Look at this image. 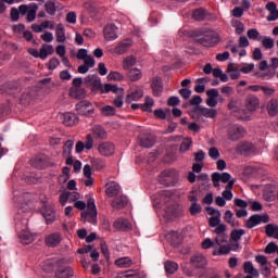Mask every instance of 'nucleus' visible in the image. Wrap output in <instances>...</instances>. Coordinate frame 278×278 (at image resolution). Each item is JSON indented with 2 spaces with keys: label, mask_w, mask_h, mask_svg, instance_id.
Returning a JSON list of instances; mask_svg holds the SVG:
<instances>
[{
  "label": "nucleus",
  "mask_w": 278,
  "mask_h": 278,
  "mask_svg": "<svg viewBox=\"0 0 278 278\" xmlns=\"http://www.w3.org/2000/svg\"><path fill=\"white\" fill-rule=\"evenodd\" d=\"M74 207L77 210H81V218L83 223H90L91 225H97L98 213H97V204H94V198H89L86 202L78 200L74 203Z\"/></svg>",
  "instance_id": "nucleus-1"
},
{
  "label": "nucleus",
  "mask_w": 278,
  "mask_h": 278,
  "mask_svg": "<svg viewBox=\"0 0 278 278\" xmlns=\"http://www.w3.org/2000/svg\"><path fill=\"white\" fill-rule=\"evenodd\" d=\"M27 225H29L28 219L18 220L15 224V229L18 233L20 241L22 244H31L34 240H36V233H33L27 229Z\"/></svg>",
  "instance_id": "nucleus-2"
},
{
  "label": "nucleus",
  "mask_w": 278,
  "mask_h": 278,
  "mask_svg": "<svg viewBox=\"0 0 278 278\" xmlns=\"http://www.w3.org/2000/svg\"><path fill=\"white\" fill-rule=\"evenodd\" d=\"M77 60H83L84 64L78 66V73L80 75H86L90 68H94L97 61L94 60V56L88 54L87 49H79L76 54Z\"/></svg>",
  "instance_id": "nucleus-3"
},
{
  "label": "nucleus",
  "mask_w": 278,
  "mask_h": 278,
  "mask_svg": "<svg viewBox=\"0 0 278 278\" xmlns=\"http://www.w3.org/2000/svg\"><path fill=\"white\" fill-rule=\"evenodd\" d=\"M58 270L55 271L56 278H71L73 277V268L68 266V261L61 258L56 261Z\"/></svg>",
  "instance_id": "nucleus-4"
},
{
  "label": "nucleus",
  "mask_w": 278,
  "mask_h": 278,
  "mask_svg": "<svg viewBox=\"0 0 278 278\" xmlns=\"http://www.w3.org/2000/svg\"><path fill=\"white\" fill-rule=\"evenodd\" d=\"M227 136L228 140L236 142L247 136V129L238 124L230 125L227 130Z\"/></svg>",
  "instance_id": "nucleus-5"
},
{
  "label": "nucleus",
  "mask_w": 278,
  "mask_h": 278,
  "mask_svg": "<svg viewBox=\"0 0 278 278\" xmlns=\"http://www.w3.org/2000/svg\"><path fill=\"white\" fill-rule=\"evenodd\" d=\"M270 220V216L268 214H254L250 216V218L245 222V227L248 229H253V227H257V225H262V223L266 224Z\"/></svg>",
  "instance_id": "nucleus-6"
},
{
  "label": "nucleus",
  "mask_w": 278,
  "mask_h": 278,
  "mask_svg": "<svg viewBox=\"0 0 278 278\" xmlns=\"http://www.w3.org/2000/svg\"><path fill=\"white\" fill-rule=\"evenodd\" d=\"M206 213L208 214V216H211L208 218V225L210 227H218L219 225H224L223 223H220V218H222V214L220 211L214 208L213 206H207L206 207Z\"/></svg>",
  "instance_id": "nucleus-7"
},
{
  "label": "nucleus",
  "mask_w": 278,
  "mask_h": 278,
  "mask_svg": "<svg viewBox=\"0 0 278 278\" xmlns=\"http://www.w3.org/2000/svg\"><path fill=\"white\" fill-rule=\"evenodd\" d=\"M76 112L80 116H90L91 114H94V106L90 101L84 100L76 104Z\"/></svg>",
  "instance_id": "nucleus-8"
},
{
  "label": "nucleus",
  "mask_w": 278,
  "mask_h": 278,
  "mask_svg": "<svg viewBox=\"0 0 278 278\" xmlns=\"http://www.w3.org/2000/svg\"><path fill=\"white\" fill-rule=\"evenodd\" d=\"M116 151V146L113 142L104 141L98 146V153L103 157H112Z\"/></svg>",
  "instance_id": "nucleus-9"
},
{
  "label": "nucleus",
  "mask_w": 278,
  "mask_h": 278,
  "mask_svg": "<svg viewBox=\"0 0 278 278\" xmlns=\"http://www.w3.org/2000/svg\"><path fill=\"white\" fill-rule=\"evenodd\" d=\"M118 28L115 24H108L103 29L104 40L112 42L118 38Z\"/></svg>",
  "instance_id": "nucleus-10"
},
{
  "label": "nucleus",
  "mask_w": 278,
  "mask_h": 278,
  "mask_svg": "<svg viewBox=\"0 0 278 278\" xmlns=\"http://www.w3.org/2000/svg\"><path fill=\"white\" fill-rule=\"evenodd\" d=\"M227 225L222 224L213 230V233H216L215 242L218 247H223L227 242Z\"/></svg>",
  "instance_id": "nucleus-11"
},
{
  "label": "nucleus",
  "mask_w": 278,
  "mask_h": 278,
  "mask_svg": "<svg viewBox=\"0 0 278 278\" xmlns=\"http://www.w3.org/2000/svg\"><path fill=\"white\" fill-rule=\"evenodd\" d=\"M85 84L91 88L92 92H99L103 86V83H101V77L98 75H88L85 78Z\"/></svg>",
  "instance_id": "nucleus-12"
},
{
  "label": "nucleus",
  "mask_w": 278,
  "mask_h": 278,
  "mask_svg": "<svg viewBox=\"0 0 278 278\" xmlns=\"http://www.w3.org/2000/svg\"><path fill=\"white\" fill-rule=\"evenodd\" d=\"M132 45L134 42L131 41V39H124L116 45V47L113 50V53H116V55H123L127 53L129 49H131Z\"/></svg>",
  "instance_id": "nucleus-13"
},
{
  "label": "nucleus",
  "mask_w": 278,
  "mask_h": 278,
  "mask_svg": "<svg viewBox=\"0 0 278 278\" xmlns=\"http://www.w3.org/2000/svg\"><path fill=\"white\" fill-rule=\"evenodd\" d=\"M190 264L193 268L203 269L207 266V258L203 254H194L190 257Z\"/></svg>",
  "instance_id": "nucleus-14"
},
{
  "label": "nucleus",
  "mask_w": 278,
  "mask_h": 278,
  "mask_svg": "<svg viewBox=\"0 0 278 278\" xmlns=\"http://www.w3.org/2000/svg\"><path fill=\"white\" fill-rule=\"evenodd\" d=\"M220 93L218 92V89H208L206 90V105L208 108H216L218 105V97Z\"/></svg>",
  "instance_id": "nucleus-15"
},
{
  "label": "nucleus",
  "mask_w": 278,
  "mask_h": 278,
  "mask_svg": "<svg viewBox=\"0 0 278 278\" xmlns=\"http://www.w3.org/2000/svg\"><path fill=\"white\" fill-rule=\"evenodd\" d=\"M245 109L249 112H255L260 108V98L254 94H249L244 100Z\"/></svg>",
  "instance_id": "nucleus-16"
},
{
  "label": "nucleus",
  "mask_w": 278,
  "mask_h": 278,
  "mask_svg": "<svg viewBox=\"0 0 278 278\" xmlns=\"http://www.w3.org/2000/svg\"><path fill=\"white\" fill-rule=\"evenodd\" d=\"M30 29L35 31V34H42L45 29H55V24L51 21H45L41 24H33Z\"/></svg>",
  "instance_id": "nucleus-17"
},
{
  "label": "nucleus",
  "mask_w": 278,
  "mask_h": 278,
  "mask_svg": "<svg viewBox=\"0 0 278 278\" xmlns=\"http://www.w3.org/2000/svg\"><path fill=\"white\" fill-rule=\"evenodd\" d=\"M237 153L241 155H251L255 153V146L251 142H241L237 146Z\"/></svg>",
  "instance_id": "nucleus-18"
},
{
  "label": "nucleus",
  "mask_w": 278,
  "mask_h": 278,
  "mask_svg": "<svg viewBox=\"0 0 278 278\" xmlns=\"http://www.w3.org/2000/svg\"><path fill=\"white\" fill-rule=\"evenodd\" d=\"M43 218H46L47 225L55 223V208L53 206L46 205L41 210Z\"/></svg>",
  "instance_id": "nucleus-19"
},
{
  "label": "nucleus",
  "mask_w": 278,
  "mask_h": 278,
  "mask_svg": "<svg viewBox=\"0 0 278 278\" xmlns=\"http://www.w3.org/2000/svg\"><path fill=\"white\" fill-rule=\"evenodd\" d=\"M91 136L96 140H106L108 139V131L103 126L101 125H96L91 128Z\"/></svg>",
  "instance_id": "nucleus-20"
},
{
  "label": "nucleus",
  "mask_w": 278,
  "mask_h": 278,
  "mask_svg": "<svg viewBox=\"0 0 278 278\" xmlns=\"http://www.w3.org/2000/svg\"><path fill=\"white\" fill-rule=\"evenodd\" d=\"M45 242H46L47 247H50L53 249V248L58 247V244H60V242H62V235L59 232L50 233L46 237Z\"/></svg>",
  "instance_id": "nucleus-21"
},
{
  "label": "nucleus",
  "mask_w": 278,
  "mask_h": 278,
  "mask_svg": "<svg viewBox=\"0 0 278 278\" xmlns=\"http://www.w3.org/2000/svg\"><path fill=\"white\" fill-rule=\"evenodd\" d=\"M197 113L199 116H204V118H215L218 116V111L216 109H208L205 106H198Z\"/></svg>",
  "instance_id": "nucleus-22"
},
{
  "label": "nucleus",
  "mask_w": 278,
  "mask_h": 278,
  "mask_svg": "<svg viewBox=\"0 0 278 278\" xmlns=\"http://www.w3.org/2000/svg\"><path fill=\"white\" fill-rule=\"evenodd\" d=\"M238 249H240V243H229L222 245L218 252H214L213 255H229L231 251H238Z\"/></svg>",
  "instance_id": "nucleus-23"
},
{
  "label": "nucleus",
  "mask_w": 278,
  "mask_h": 278,
  "mask_svg": "<svg viewBox=\"0 0 278 278\" xmlns=\"http://www.w3.org/2000/svg\"><path fill=\"white\" fill-rule=\"evenodd\" d=\"M105 194L111 199L121 194V186L118 182H110L106 185Z\"/></svg>",
  "instance_id": "nucleus-24"
},
{
  "label": "nucleus",
  "mask_w": 278,
  "mask_h": 278,
  "mask_svg": "<svg viewBox=\"0 0 278 278\" xmlns=\"http://www.w3.org/2000/svg\"><path fill=\"white\" fill-rule=\"evenodd\" d=\"M100 91L102 92V94H108V92H114V94H123V92H125V89L118 88V86L116 85L105 84L104 86L102 85Z\"/></svg>",
  "instance_id": "nucleus-25"
},
{
  "label": "nucleus",
  "mask_w": 278,
  "mask_h": 278,
  "mask_svg": "<svg viewBox=\"0 0 278 278\" xmlns=\"http://www.w3.org/2000/svg\"><path fill=\"white\" fill-rule=\"evenodd\" d=\"M201 45L204 47H214L218 42V37L214 36V33H207L202 39H200Z\"/></svg>",
  "instance_id": "nucleus-26"
},
{
  "label": "nucleus",
  "mask_w": 278,
  "mask_h": 278,
  "mask_svg": "<svg viewBox=\"0 0 278 278\" xmlns=\"http://www.w3.org/2000/svg\"><path fill=\"white\" fill-rule=\"evenodd\" d=\"M127 203H129V200L127 199L126 195H121L115 198L112 202H111V206L114 210H123V207H126Z\"/></svg>",
  "instance_id": "nucleus-27"
},
{
  "label": "nucleus",
  "mask_w": 278,
  "mask_h": 278,
  "mask_svg": "<svg viewBox=\"0 0 278 278\" xmlns=\"http://www.w3.org/2000/svg\"><path fill=\"white\" fill-rule=\"evenodd\" d=\"M144 97V91L142 89H136L134 91H130L126 96V103H132V101H140Z\"/></svg>",
  "instance_id": "nucleus-28"
},
{
  "label": "nucleus",
  "mask_w": 278,
  "mask_h": 278,
  "mask_svg": "<svg viewBox=\"0 0 278 278\" xmlns=\"http://www.w3.org/2000/svg\"><path fill=\"white\" fill-rule=\"evenodd\" d=\"M115 266L118 268H131V266H134V261L129 256H123L115 260Z\"/></svg>",
  "instance_id": "nucleus-29"
},
{
  "label": "nucleus",
  "mask_w": 278,
  "mask_h": 278,
  "mask_svg": "<svg viewBox=\"0 0 278 278\" xmlns=\"http://www.w3.org/2000/svg\"><path fill=\"white\" fill-rule=\"evenodd\" d=\"M53 53H55V49L51 45H43L39 50V58L40 60H47Z\"/></svg>",
  "instance_id": "nucleus-30"
},
{
  "label": "nucleus",
  "mask_w": 278,
  "mask_h": 278,
  "mask_svg": "<svg viewBox=\"0 0 278 278\" xmlns=\"http://www.w3.org/2000/svg\"><path fill=\"white\" fill-rule=\"evenodd\" d=\"M137 62L138 59L136 58V55L130 54L124 58L122 66L125 71H130V68H134V65L137 64Z\"/></svg>",
  "instance_id": "nucleus-31"
},
{
  "label": "nucleus",
  "mask_w": 278,
  "mask_h": 278,
  "mask_svg": "<svg viewBox=\"0 0 278 278\" xmlns=\"http://www.w3.org/2000/svg\"><path fill=\"white\" fill-rule=\"evenodd\" d=\"M56 42H66V30L64 29V24H58L55 29Z\"/></svg>",
  "instance_id": "nucleus-32"
},
{
  "label": "nucleus",
  "mask_w": 278,
  "mask_h": 278,
  "mask_svg": "<svg viewBox=\"0 0 278 278\" xmlns=\"http://www.w3.org/2000/svg\"><path fill=\"white\" fill-rule=\"evenodd\" d=\"M70 96L72 99H86V89L81 87H72L70 89Z\"/></svg>",
  "instance_id": "nucleus-33"
},
{
  "label": "nucleus",
  "mask_w": 278,
  "mask_h": 278,
  "mask_svg": "<svg viewBox=\"0 0 278 278\" xmlns=\"http://www.w3.org/2000/svg\"><path fill=\"white\" fill-rule=\"evenodd\" d=\"M152 90L154 97H161L162 92L164 91V85H162V79L161 78H155L152 81Z\"/></svg>",
  "instance_id": "nucleus-34"
},
{
  "label": "nucleus",
  "mask_w": 278,
  "mask_h": 278,
  "mask_svg": "<svg viewBox=\"0 0 278 278\" xmlns=\"http://www.w3.org/2000/svg\"><path fill=\"white\" fill-rule=\"evenodd\" d=\"M247 233L245 229H235L230 232V240L231 244H239L240 240L242 239V236Z\"/></svg>",
  "instance_id": "nucleus-35"
},
{
  "label": "nucleus",
  "mask_w": 278,
  "mask_h": 278,
  "mask_svg": "<svg viewBox=\"0 0 278 278\" xmlns=\"http://www.w3.org/2000/svg\"><path fill=\"white\" fill-rule=\"evenodd\" d=\"M127 77L130 81H139V79H142V71L138 67H132L128 70Z\"/></svg>",
  "instance_id": "nucleus-36"
},
{
  "label": "nucleus",
  "mask_w": 278,
  "mask_h": 278,
  "mask_svg": "<svg viewBox=\"0 0 278 278\" xmlns=\"http://www.w3.org/2000/svg\"><path fill=\"white\" fill-rule=\"evenodd\" d=\"M113 227H115V229L125 231V229H131V223H129V219L127 218H119L114 222Z\"/></svg>",
  "instance_id": "nucleus-37"
},
{
  "label": "nucleus",
  "mask_w": 278,
  "mask_h": 278,
  "mask_svg": "<svg viewBox=\"0 0 278 278\" xmlns=\"http://www.w3.org/2000/svg\"><path fill=\"white\" fill-rule=\"evenodd\" d=\"M243 270L245 275H252V277H260V271L253 267V263L248 261L243 264Z\"/></svg>",
  "instance_id": "nucleus-38"
},
{
  "label": "nucleus",
  "mask_w": 278,
  "mask_h": 278,
  "mask_svg": "<svg viewBox=\"0 0 278 278\" xmlns=\"http://www.w3.org/2000/svg\"><path fill=\"white\" fill-rule=\"evenodd\" d=\"M140 147L143 149H151L153 144H155V137L154 136H146L139 140Z\"/></svg>",
  "instance_id": "nucleus-39"
},
{
  "label": "nucleus",
  "mask_w": 278,
  "mask_h": 278,
  "mask_svg": "<svg viewBox=\"0 0 278 278\" xmlns=\"http://www.w3.org/2000/svg\"><path fill=\"white\" fill-rule=\"evenodd\" d=\"M258 41L262 42V46L266 50L275 49V39L268 36H262L258 38Z\"/></svg>",
  "instance_id": "nucleus-40"
},
{
  "label": "nucleus",
  "mask_w": 278,
  "mask_h": 278,
  "mask_svg": "<svg viewBox=\"0 0 278 278\" xmlns=\"http://www.w3.org/2000/svg\"><path fill=\"white\" fill-rule=\"evenodd\" d=\"M265 233L268 236V238H275L278 240V226L275 224H268L265 227Z\"/></svg>",
  "instance_id": "nucleus-41"
},
{
  "label": "nucleus",
  "mask_w": 278,
  "mask_h": 278,
  "mask_svg": "<svg viewBox=\"0 0 278 278\" xmlns=\"http://www.w3.org/2000/svg\"><path fill=\"white\" fill-rule=\"evenodd\" d=\"M76 122H77V115L73 113L63 114V124L66 127H73V125H75Z\"/></svg>",
  "instance_id": "nucleus-42"
},
{
  "label": "nucleus",
  "mask_w": 278,
  "mask_h": 278,
  "mask_svg": "<svg viewBox=\"0 0 278 278\" xmlns=\"http://www.w3.org/2000/svg\"><path fill=\"white\" fill-rule=\"evenodd\" d=\"M267 112L269 116H277L278 114V100L271 99L267 104Z\"/></svg>",
  "instance_id": "nucleus-43"
},
{
  "label": "nucleus",
  "mask_w": 278,
  "mask_h": 278,
  "mask_svg": "<svg viewBox=\"0 0 278 278\" xmlns=\"http://www.w3.org/2000/svg\"><path fill=\"white\" fill-rule=\"evenodd\" d=\"M164 268L168 275H175L177 270H179V264L173 262V261H166L164 264Z\"/></svg>",
  "instance_id": "nucleus-44"
},
{
  "label": "nucleus",
  "mask_w": 278,
  "mask_h": 278,
  "mask_svg": "<svg viewBox=\"0 0 278 278\" xmlns=\"http://www.w3.org/2000/svg\"><path fill=\"white\" fill-rule=\"evenodd\" d=\"M36 12H38V4L37 3L29 4V11L26 17L28 23H34L36 21Z\"/></svg>",
  "instance_id": "nucleus-45"
},
{
  "label": "nucleus",
  "mask_w": 278,
  "mask_h": 278,
  "mask_svg": "<svg viewBox=\"0 0 278 278\" xmlns=\"http://www.w3.org/2000/svg\"><path fill=\"white\" fill-rule=\"evenodd\" d=\"M153 105H155V101H153V98L146 97L144 103L141 104V110L143 112H153Z\"/></svg>",
  "instance_id": "nucleus-46"
},
{
  "label": "nucleus",
  "mask_w": 278,
  "mask_h": 278,
  "mask_svg": "<svg viewBox=\"0 0 278 278\" xmlns=\"http://www.w3.org/2000/svg\"><path fill=\"white\" fill-rule=\"evenodd\" d=\"M224 220L228 223L231 227H237L236 218L233 217V212L231 210H227L224 215Z\"/></svg>",
  "instance_id": "nucleus-47"
},
{
  "label": "nucleus",
  "mask_w": 278,
  "mask_h": 278,
  "mask_svg": "<svg viewBox=\"0 0 278 278\" xmlns=\"http://www.w3.org/2000/svg\"><path fill=\"white\" fill-rule=\"evenodd\" d=\"M73 147H75V141L73 139L67 140L63 146V155L68 156L73 153Z\"/></svg>",
  "instance_id": "nucleus-48"
},
{
  "label": "nucleus",
  "mask_w": 278,
  "mask_h": 278,
  "mask_svg": "<svg viewBox=\"0 0 278 278\" xmlns=\"http://www.w3.org/2000/svg\"><path fill=\"white\" fill-rule=\"evenodd\" d=\"M91 167L93 168V170H103V168H105V161L101 159H92Z\"/></svg>",
  "instance_id": "nucleus-49"
},
{
  "label": "nucleus",
  "mask_w": 278,
  "mask_h": 278,
  "mask_svg": "<svg viewBox=\"0 0 278 278\" xmlns=\"http://www.w3.org/2000/svg\"><path fill=\"white\" fill-rule=\"evenodd\" d=\"M190 147H192V138L187 137L180 143V149H179L180 153H186L187 151L190 150Z\"/></svg>",
  "instance_id": "nucleus-50"
},
{
  "label": "nucleus",
  "mask_w": 278,
  "mask_h": 278,
  "mask_svg": "<svg viewBox=\"0 0 278 278\" xmlns=\"http://www.w3.org/2000/svg\"><path fill=\"white\" fill-rule=\"evenodd\" d=\"M100 110L102 116H116V109L112 105L102 106Z\"/></svg>",
  "instance_id": "nucleus-51"
},
{
  "label": "nucleus",
  "mask_w": 278,
  "mask_h": 278,
  "mask_svg": "<svg viewBox=\"0 0 278 278\" xmlns=\"http://www.w3.org/2000/svg\"><path fill=\"white\" fill-rule=\"evenodd\" d=\"M166 201H170V198L167 197L165 191L160 194V199H154L156 207H164V203H166Z\"/></svg>",
  "instance_id": "nucleus-52"
},
{
  "label": "nucleus",
  "mask_w": 278,
  "mask_h": 278,
  "mask_svg": "<svg viewBox=\"0 0 278 278\" xmlns=\"http://www.w3.org/2000/svg\"><path fill=\"white\" fill-rule=\"evenodd\" d=\"M125 76L121 72H110L108 75L109 81H123Z\"/></svg>",
  "instance_id": "nucleus-53"
},
{
  "label": "nucleus",
  "mask_w": 278,
  "mask_h": 278,
  "mask_svg": "<svg viewBox=\"0 0 278 278\" xmlns=\"http://www.w3.org/2000/svg\"><path fill=\"white\" fill-rule=\"evenodd\" d=\"M192 17L194 21H204L205 20V10L204 9H197L192 13Z\"/></svg>",
  "instance_id": "nucleus-54"
},
{
  "label": "nucleus",
  "mask_w": 278,
  "mask_h": 278,
  "mask_svg": "<svg viewBox=\"0 0 278 278\" xmlns=\"http://www.w3.org/2000/svg\"><path fill=\"white\" fill-rule=\"evenodd\" d=\"M227 72L229 73V75L232 79H239L240 78V70L233 67V65L229 64L228 67H227Z\"/></svg>",
  "instance_id": "nucleus-55"
},
{
  "label": "nucleus",
  "mask_w": 278,
  "mask_h": 278,
  "mask_svg": "<svg viewBox=\"0 0 278 278\" xmlns=\"http://www.w3.org/2000/svg\"><path fill=\"white\" fill-rule=\"evenodd\" d=\"M189 212L191 216H197L198 214H201V212H203V207L199 203H193L189 207Z\"/></svg>",
  "instance_id": "nucleus-56"
},
{
  "label": "nucleus",
  "mask_w": 278,
  "mask_h": 278,
  "mask_svg": "<svg viewBox=\"0 0 278 278\" xmlns=\"http://www.w3.org/2000/svg\"><path fill=\"white\" fill-rule=\"evenodd\" d=\"M232 27H235V34L238 36H241V34H244V24L240 21H235L232 23Z\"/></svg>",
  "instance_id": "nucleus-57"
},
{
  "label": "nucleus",
  "mask_w": 278,
  "mask_h": 278,
  "mask_svg": "<svg viewBox=\"0 0 278 278\" xmlns=\"http://www.w3.org/2000/svg\"><path fill=\"white\" fill-rule=\"evenodd\" d=\"M84 8L90 14H97L98 12L97 4L92 1L85 2Z\"/></svg>",
  "instance_id": "nucleus-58"
},
{
  "label": "nucleus",
  "mask_w": 278,
  "mask_h": 278,
  "mask_svg": "<svg viewBox=\"0 0 278 278\" xmlns=\"http://www.w3.org/2000/svg\"><path fill=\"white\" fill-rule=\"evenodd\" d=\"M85 149L87 151H91V149L94 147V138L92 137V134H88L85 141Z\"/></svg>",
  "instance_id": "nucleus-59"
},
{
  "label": "nucleus",
  "mask_w": 278,
  "mask_h": 278,
  "mask_svg": "<svg viewBox=\"0 0 278 278\" xmlns=\"http://www.w3.org/2000/svg\"><path fill=\"white\" fill-rule=\"evenodd\" d=\"M195 81H197L198 85L194 87V90L199 94L205 92V85H203V83L205 81V78H198Z\"/></svg>",
  "instance_id": "nucleus-60"
},
{
  "label": "nucleus",
  "mask_w": 278,
  "mask_h": 278,
  "mask_svg": "<svg viewBox=\"0 0 278 278\" xmlns=\"http://www.w3.org/2000/svg\"><path fill=\"white\" fill-rule=\"evenodd\" d=\"M208 157H211V160H218V157H220V151H218V148L216 147L210 148Z\"/></svg>",
  "instance_id": "nucleus-61"
},
{
  "label": "nucleus",
  "mask_w": 278,
  "mask_h": 278,
  "mask_svg": "<svg viewBox=\"0 0 278 278\" xmlns=\"http://www.w3.org/2000/svg\"><path fill=\"white\" fill-rule=\"evenodd\" d=\"M250 40H260V31L255 28H251L247 33Z\"/></svg>",
  "instance_id": "nucleus-62"
},
{
  "label": "nucleus",
  "mask_w": 278,
  "mask_h": 278,
  "mask_svg": "<svg viewBox=\"0 0 278 278\" xmlns=\"http://www.w3.org/2000/svg\"><path fill=\"white\" fill-rule=\"evenodd\" d=\"M46 11L50 16H54L56 10H55V2H47L45 4Z\"/></svg>",
  "instance_id": "nucleus-63"
},
{
  "label": "nucleus",
  "mask_w": 278,
  "mask_h": 278,
  "mask_svg": "<svg viewBox=\"0 0 278 278\" xmlns=\"http://www.w3.org/2000/svg\"><path fill=\"white\" fill-rule=\"evenodd\" d=\"M179 173L176 169H166L162 172L163 177H169L170 179H175V177H178Z\"/></svg>",
  "instance_id": "nucleus-64"
}]
</instances>
